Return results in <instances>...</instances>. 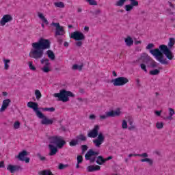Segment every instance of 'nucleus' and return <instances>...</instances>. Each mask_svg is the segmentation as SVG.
<instances>
[{
  "label": "nucleus",
  "instance_id": "aec40b11",
  "mask_svg": "<svg viewBox=\"0 0 175 175\" xmlns=\"http://www.w3.org/2000/svg\"><path fill=\"white\" fill-rule=\"evenodd\" d=\"M65 33V30L64 29V27L60 26L59 28L56 29L55 35L56 36H61Z\"/></svg>",
  "mask_w": 175,
  "mask_h": 175
},
{
  "label": "nucleus",
  "instance_id": "cd10ccee",
  "mask_svg": "<svg viewBox=\"0 0 175 175\" xmlns=\"http://www.w3.org/2000/svg\"><path fill=\"white\" fill-rule=\"evenodd\" d=\"M38 17L39 18H40L42 21V23H44V24H46V25H48L49 24V21H47V19L46 18V17H44V16L43 15V14L42 13H38Z\"/></svg>",
  "mask_w": 175,
  "mask_h": 175
},
{
  "label": "nucleus",
  "instance_id": "20e7f679",
  "mask_svg": "<svg viewBox=\"0 0 175 175\" xmlns=\"http://www.w3.org/2000/svg\"><path fill=\"white\" fill-rule=\"evenodd\" d=\"M55 98H58V100L62 102H69V96L71 98L75 97V94L70 91H66L65 90H60L59 93H55L53 94Z\"/></svg>",
  "mask_w": 175,
  "mask_h": 175
},
{
  "label": "nucleus",
  "instance_id": "7ed1b4c3",
  "mask_svg": "<svg viewBox=\"0 0 175 175\" xmlns=\"http://www.w3.org/2000/svg\"><path fill=\"white\" fill-rule=\"evenodd\" d=\"M100 129V127L99 125L96 124L94 128L88 133V137H90L91 139L97 137L92 141L96 148H100V146L105 143V135L103 133H99Z\"/></svg>",
  "mask_w": 175,
  "mask_h": 175
},
{
  "label": "nucleus",
  "instance_id": "b1692460",
  "mask_svg": "<svg viewBox=\"0 0 175 175\" xmlns=\"http://www.w3.org/2000/svg\"><path fill=\"white\" fill-rule=\"evenodd\" d=\"M46 55H48V57L49 59H51V61H54L55 59V54H54V52L51 50H48L46 51Z\"/></svg>",
  "mask_w": 175,
  "mask_h": 175
},
{
  "label": "nucleus",
  "instance_id": "a19ab883",
  "mask_svg": "<svg viewBox=\"0 0 175 175\" xmlns=\"http://www.w3.org/2000/svg\"><path fill=\"white\" fill-rule=\"evenodd\" d=\"M77 163H83V156L82 155H78L77 157Z\"/></svg>",
  "mask_w": 175,
  "mask_h": 175
},
{
  "label": "nucleus",
  "instance_id": "338daca9",
  "mask_svg": "<svg viewBox=\"0 0 175 175\" xmlns=\"http://www.w3.org/2000/svg\"><path fill=\"white\" fill-rule=\"evenodd\" d=\"M113 76H114V77H117V72H116V71H113Z\"/></svg>",
  "mask_w": 175,
  "mask_h": 175
},
{
  "label": "nucleus",
  "instance_id": "a18cd8bd",
  "mask_svg": "<svg viewBox=\"0 0 175 175\" xmlns=\"http://www.w3.org/2000/svg\"><path fill=\"white\" fill-rule=\"evenodd\" d=\"M140 68L142 70H144V72H147V66H146V64H140Z\"/></svg>",
  "mask_w": 175,
  "mask_h": 175
},
{
  "label": "nucleus",
  "instance_id": "39448f33",
  "mask_svg": "<svg viewBox=\"0 0 175 175\" xmlns=\"http://www.w3.org/2000/svg\"><path fill=\"white\" fill-rule=\"evenodd\" d=\"M150 53L153 57L157 58L160 64H162L163 65H167V64H169L167 59H163V53H161L159 49H150Z\"/></svg>",
  "mask_w": 175,
  "mask_h": 175
},
{
  "label": "nucleus",
  "instance_id": "4c0bfd02",
  "mask_svg": "<svg viewBox=\"0 0 175 175\" xmlns=\"http://www.w3.org/2000/svg\"><path fill=\"white\" fill-rule=\"evenodd\" d=\"M86 2H88L89 5L96 6L98 5V3L95 0H85Z\"/></svg>",
  "mask_w": 175,
  "mask_h": 175
},
{
  "label": "nucleus",
  "instance_id": "f704fd0d",
  "mask_svg": "<svg viewBox=\"0 0 175 175\" xmlns=\"http://www.w3.org/2000/svg\"><path fill=\"white\" fill-rule=\"evenodd\" d=\"M122 129H128V122L125 120L122 121Z\"/></svg>",
  "mask_w": 175,
  "mask_h": 175
},
{
  "label": "nucleus",
  "instance_id": "473e14b6",
  "mask_svg": "<svg viewBox=\"0 0 175 175\" xmlns=\"http://www.w3.org/2000/svg\"><path fill=\"white\" fill-rule=\"evenodd\" d=\"M69 145L70 147H75L79 145V142L77 141V139H72L71 142H70Z\"/></svg>",
  "mask_w": 175,
  "mask_h": 175
},
{
  "label": "nucleus",
  "instance_id": "7c9ffc66",
  "mask_svg": "<svg viewBox=\"0 0 175 175\" xmlns=\"http://www.w3.org/2000/svg\"><path fill=\"white\" fill-rule=\"evenodd\" d=\"M83 64H81V65H77V64H74L73 66H72V69H73V70H79V71H81V70H83Z\"/></svg>",
  "mask_w": 175,
  "mask_h": 175
},
{
  "label": "nucleus",
  "instance_id": "72a5a7b5",
  "mask_svg": "<svg viewBox=\"0 0 175 175\" xmlns=\"http://www.w3.org/2000/svg\"><path fill=\"white\" fill-rule=\"evenodd\" d=\"M33 62H29L28 65H29V68L30 69V70H33V72H35V70H36V67H35V66H33Z\"/></svg>",
  "mask_w": 175,
  "mask_h": 175
},
{
  "label": "nucleus",
  "instance_id": "c756f323",
  "mask_svg": "<svg viewBox=\"0 0 175 175\" xmlns=\"http://www.w3.org/2000/svg\"><path fill=\"white\" fill-rule=\"evenodd\" d=\"M37 117H38V118H42V120L44 119V118H45L46 116H44V115L43 114V113H42L40 111H39V108H38L36 111H34Z\"/></svg>",
  "mask_w": 175,
  "mask_h": 175
},
{
  "label": "nucleus",
  "instance_id": "4be33fe9",
  "mask_svg": "<svg viewBox=\"0 0 175 175\" xmlns=\"http://www.w3.org/2000/svg\"><path fill=\"white\" fill-rule=\"evenodd\" d=\"M37 103L30 101L27 103V107H29L30 109H33V110L35 111L36 109H39Z\"/></svg>",
  "mask_w": 175,
  "mask_h": 175
},
{
  "label": "nucleus",
  "instance_id": "69168bd1",
  "mask_svg": "<svg viewBox=\"0 0 175 175\" xmlns=\"http://www.w3.org/2000/svg\"><path fill=\"white\" fill-rule=\"evenodd\" d=\"M76 168H77V169H80V163H77Z\"/></svg>",
  "mask_w": 175,
  "mask_h": 175
},
{
  "label": "nucleus",
  "instance_id": "37998d69",
  "mask_svg": "<svg viewBox=\"0 0 175 175\" xmlns=\"http://www.w3.org/2000/svg\"><path fill=\"white\" fill-rule=\"evenodd\" d=\"M68 167V165L60 163L59 164L58 169L59 170H64V169Z\"/></svg>",
  "mask_w": 175,
  "mask_h": 175
},
{
  "label": "nucleus",
  "instance_id": "ea45409f",
  "mask_svg": "<svg viewBox=\"0 0 175 175\" xmlns=\"http://www.w3.org/2000/svg\"><path fill=\"white\" fill-rule=\"evenodd\" d=\"M5 62V64H4V68L5 69V70H8V69H9V62H10V60L9 59H4Z\"/></svg>",
  "mask_w": 175,
  "mask_h": 175
},
{
  "label": "nucleus",
  "instance_id": "58836bf2",
  "mask_svg": "<svg viewBox=\"0 0 175 175\" xmlns=\"http://www.w3.org/2000/svg\"><path fill=\"white\" fill-rule=\"evenodd\" d=\"M44 111H50L51 113H53V111H55V108L54 107H45L43 109Z\"/></svg>",
  "mask_w": 175,
  "mask_h": 175
},
{
  "label": "nucleus",
  "instance_id": "680f3d73",
  "mask_svg": "<svg viewBox=\"0 0 175 175\" xmlns=\"http://www.w3.org/2000/svg\"><path fill=\"white\" fill-rule=\"evenodd\" d=\"M142 44V41L140 40L135 41V44Z\"/></svg>",
  "mask_w": 175,
  "mask_h": 175
},
{
  "label": "nucleus",
  "instance_id": "4d7b16f0",
  "mask_svg": "<svg viewBox=\"0 0 175 175\" xmlns=\"http://www.w3.org/2000/svg\"><path fill=\"white\" fill-rule=\"evenodd\" d=\"M5 167V162L0 161V168Z\"/></svg>",
  "mask_w": 175,
  "mask_h": 175
},
{
  "label": "nucleus",
  "instance_id": "f03ea898",
  "mask_svg": "<svg viewBox=\"0 0 175 175\" xmlns=\"http://www.w3.org/2000/svg\"><path fill=\"white\" fill-rule=\"evenodd\" d=\"M49 142L51 144L49 145L50 152L49 155L50 157H54L58 152V148H63L64 146L66 144V141L64 139L62 136L54 135L49 137ZM53 144H55V146Z\"/></svg>",
  "mask_w": 175,
  "mask_h": 175
},
{
  "label": "nucleus",
  "instance_id": "ddd939ff",
  "mask_svg": "<svg viewBox=\"0 0 175 175\" xmlns=\"http://www.w3.org/2000/svg\"><path fill=\"white\" fill-rule=\"evenodd\" d=\"M27 155H28V152H27V150H23L22 152H19L18 155L16 156V158L22 162L29 163V158L25 157Z\"/></svg>",
  "mask_w": 175,
  "mask_h": 175
},
{
  "label": "nucleus",
  "instance_id": "0eeeda50",
  "mask_svg": "<svg viewBox=\"0 0 175 175\" xmlns=\"http://www.w3.org/2000/svg\"><path fill=\"white\" fill-rule=\"evenodd\" d=\"M112 83L115 87H121L129 83V79L126 77H120L112 80Z\"/></svg>",
  "mask_w": 175,
  "mask_h": 175
},
{
  "label": "nucleus",
  "instance_id": "bf43d9fd",
  "mask_svg": "<svg viewBox=\"0 0 175 175\" xmlns=\"http://www.w3.org/2000/svg\"><path fill=\"white\" fill-rule=\"evenodd\" d=\"M129 125H133V119H129Z\"/></svg>",
  "mask_w": 175,
  "mask_h": 175
},
{
  "label": "nucleus",
  "instance_id": "c85d7f7f",
  "mask_svg": "<svg viewBox=\"0 0 175 175\" xmlns=\"http://www.w3.org/2000/svg\"><path fill=\"white\" fill-rule=\"evenodd\" d=\"M54 5L55 8H59L60 9H64V8H65V3L62 1L55 2Z\"/></svg>",
  "mask_w": 175,
  "mask_h": 175
},
{
  "label": "nucleus",
  "instance_id": "9d476101",
  "mask_svg": "<svg viewBox=\"0 0 175 175\" xmlns=\"http://www.w3.org/2000/svg\"><path fill=\"white\" fill-rule=\"evenodd\" d=\"M121 114V111L120 109H118L116 111H110L106 112L105 115L100 116V120H106V118H109V117H118Z\"/></svg>",
  "mask_w": 175,
  "mask_h": 175
},
{
  "label": "nucleus",
  "instance_id": "13d9d810",
  "mask_svg": "<svg viewBox=\"0 0 175 175\" xmlns=\"http://www.w3.org/2000/svg\"><path fill=\"white\" fill-rule=\"evenodd\" d=\"M105 162H107V161H110V159H113V156H109L105 158Z\"/></svg>",
  "mask_w": 175,
  "mask_h": 175
},
{
  "label": "nucleus",
  "instance_id": "f3484780",
  "mask_svg": "<svg viewBox=\"0 0 175 175\" xmlns=\"http://www.w3.org/2000/svg\"><path fill=\"white\" fill-rule=\"evenodd\" d=\"M11 102L12 100L9 98L3 100V103L0 109L1 113L5 111V110H6L8 107H9V105H10Z\"/></svg>",
  "mask_w": 175,
  "mask_h": 175
},
{
  "label": "nucleus",
  "instance_id": "bb28decb",
  "mask_svg": "<svg viewBox=\"0 0 175 175\" xmlns=\"http://www.w3.org/2000/svg\"><path fill=\"white\" fill-rule=\"evenodd\" d=\"M170 116L166 118V120H173V116L175 115L174 109L172 108H169Z\"/></svg>",
  "mask_w": 175,
  "mask_h": 175
},
{
  "label": "nucleus",
  "instance_id": "e433bc0d",
  "mask_svg": "<svg viewBox=\"0 0 175 175\" xmlns=\"http://www.w3.org/2000/svg\"><path fill=\"white\" fill-rule=\"evenodd\" d=\"M175 40L173 38H170V41L168 42V47H172L174 46Z\"/></svg>",
  "mask_w": 175,
  "mask_h": 175
},
{
  "label": "nucleus",
  "instance_id": "de8ad7c7",
  "mask_svg": "<svg viewBox=\"0 0 175 175\" xmlns=\"http://www.w3.org/2000/svg\"><path fill=\"white\" fill-rule=\"evenodd\" d=\"M150 66H151V68H157V66H158V65L157 64V62H155V61H152L151 62H150Z\"/></svg>",
  "mask_w": 175,
  "mask_h": 175
},
{
  "label": "nucleus",
  "instance_id": "c9c22d12",
  "mask_svg": "<svg viewBox=\"0 0 175 175\" xmlns=\"http://www.w3.org/2000/svg\"><path fill=\"white\" fill-rule=\"evenodd\" d=\"M35 95L36 99H40L42 98V93H40V91L39 90H36Z\"/></svg>",
  "mask_w": 175,
  "mask_h": 175
},
{
  "label": "nucleus",
  "instance_id": "dca6fc26",
  "mask_svg": "<svg viewBox=\"0 0 175 175\" xmlns=\"http://www.w3.org/2000/svg\"><path fill=\"white\" fill-rule=\"evenodd\" d=\"M12 20H13V17H12V16L9 14H5L2 17L1 20L0 21V24L1 25H2V27H3L6 25V23H9L12 21Z\"/></svg>",
  "mask_w": 175,
  "mask_h": 175
},
{
  "label": "nucleus",
  "instance_id": "6ab92c4d",
  "mask_svg": "<svg viewBox=\"0 0 175 175\" xmlns=\"http://www.w3.org/2000/svg\"><path fill=\"white\" fill-rule=\"evenodd\" d=\"M53 122H54V118L49 119L46 116L41 121V124H42V125H51L53 124Z\"/></svg>",
  "mask_w": 175,
  "mask_h": 175
},
{
  "label": "nucleus",
  "instance_id": "a878e982",
  "mask_svg": "<svg viewBox=\"0 0 175 175\" xmlns=\"http://www.w3.org/2000/svg\"><path fill=\"white\" fill-rule=\"evenodd\" d=\"M38 174L39 175H54L51 172V170H44L40 171L38 173Z\"/></svg>",
  "mask_w": 175,
  "mask_h": 175
},
{
  "label": "nucleus",
  "instance_id": "412c9836",
  "mask_svg": "<svg viewBox=\"0 0 175 175\" xmlns=\"http://www.w3.org/2000/svg\"><path fill=\"white\" fill-rule=\"evenodd\" d=\"M76 139L78 143L79 142H87V137L84 134L81 133L76 136Z\"/></svg>",
  "mask_w": 175,
  "mask_h": 175
},
{
  "label": "nucleus",
  "instance_id": "5fc2aeb1",
  "mask_svg": "<svg viewBox=\"0 0 175 175\" xmlns=\"http://www.w3.org/2000/svg\"><path fill=\"white\" fill-rule=\"evenodd\" d=\"M136 128V126H135V125H130V126L129 127V131H132L133 129H135Z\"/></svg>",
  "mask_w": 175,
  "mask_h": 175
},
{
  "label": "nucleus",
  "instance_id": "1a4fd4ad",
  "mask_svg": "<svg viewBox=\"0 0 175 175\" xmlns=\"http://www.w3.org/2000/svg\"><path fill=\"white\" fill-rule=\"evenodd\" d=\"M133 157H140L142 159L141 162H147L149 166H152L154 163V161L152 159L148 158V154L147 152H144L142 154H133Z\"/></svg>",
  "mask_w": 175,
  "mask_h": 175
},
{
  "label": "nucleus",
  "instance_id": "0e129e2a",
  "mask_svg": "<svg viewBox=\"0 0 175 175\" xmlns=\"http://www.w3.org/2000/svg\"><path fill=\"white\" fill-rule=\"evenodd\" d=\"M84 31H90V27L85 26V27H84Z\"/></svg>",
  "mask_w": 175,
  "mask_h": 175
},
{
  "label": "nucleus",
  "instance_id": "052dcab7",
  "mask_svg": "<svg viewBox=\"0 0 175 175\" xmlns=\"http://www.w3.org/2000/svg\"><path fill=\"white\" fill-rule=\"evenodd\" d=\"M137 85L140 86V79H139L138 78L135 80Z\"/></svg>",
  "mask_w": 175,
  "mask_h": 175
},
{
  "label": "nucleus",
  "instance_id": "e2e57ef3",
  "mask_svg": "<svg viewBox=\"0 0 175 175\" xmlns=\"http://www.w3.org/2000/svg\"><path fill=\"white\" fill-rule=\"evenodd\" d=\"M2 95H3V96H8V92H2Z\"/></svg>",
  "mask_w": 175,
  "mask_h": 175
},
{
  "label": "nucleus",
  "instance_id": "423d86ee",
  "mask_svg": "<svg viewBox=\"0 0 175 175\" xmlns=\"http://www.w3.org/2000/svg\"><path fill=\"white\" fill-rule=\"evenodd\" d=\"M98 155H99V152L90 149L85 154V161H90V163H94L96 161Z\"/></svg>",
  "mask_w": 175,
  "mask_h": 175
},
{
  "label": "nucleus",
  "instance_id": "f8f14e48",
  "mask_svg": "<svg viewBox=\"0 0 175 175\" xmlns=\"http://www.w3.org/2000/svg\"><path fill=\"white\" fill-rule=\"evenodd\" d=\"M40 62L42 65H44L43 68H41V70H42L44 73H49V72L51 71V68H50V60H49V59H42Z\"/></svg>",
  "mask_w": 175,
  "mask_h": 175
},
{
  "label": "nucleus",
  "instance_id": "5701e85b",
  "mask_svg": "<svg viewBox=\"0 0 175 175\" xmlns=\"http://www.w3.org/2000/svg\"><path fill=\"white\" fill-rule=\"evenodd\" d=\"M96 159V163H97V165H103V163H106V160L103 158V156H98Z\"/></svg>",
  "mask_w": 175,
  "mask_h": 175
},
{
  "label": "nucleus",
  "instance_id": "774afa93",
  "mask_svg": "<svg viewBox=\"0 0 175 175\" xmlns=\"http://www.w3.org/2000/svg\"><path fill=\"white\" fill-rule=\"evenodd\" d=\"M68 46H69V43H68V42H64V46L68 47Z\"/></svg>",
  "mask_w": 175,
  "mask_h": 175
},
{
  "label": "nucleus",
  "instance_id": "6e6552de",
  "mask_svg": "<svg viewBox=\"0 0 175 175\" xmlns=\"http://www.w3.org/2000/svg\"><path fill=\"white\" fill-rule=\"evenodd\" d=\"M160 51H161L162 54H165V57L170 60L173 59L174 58V55H173V53L172 51L167 48V46L165 44H162L159 46Z\"/></svg>",
  "mask_w": 175,
  "mask_h": 175
},
{
  "label": "nucleus",
  "instance_id": "49530a36",
  "mask_svg": "<svg viewBox=\"0 0 175 175\" xmlns=\"http://www.w3.org/2000/svg\"><path fill=\"white\" fill-rule=\"evenodd\" d=\"M20 128V122L16 121L14 123V129H18Z\"/></svg>",
  "mask_w": 175,
  "mask_h": 175
},
{
  "label": "nucleus",
  "instance_id": "9b49d317",
  "mask_svg": "<svg viewBox=\"0 0 175 175\" xmlns=\"http://www.w3.org/2000/svg\"><path fill=\"white\" fill-rule=\"evenodd\" d=\"M70 38L71 39H74V40L81 41L85 39V36L81 31H76L70 33Z\"/></svg>",
  "mask_w": 175,
  "mask_h": 175
},
{
  "label": "nucleus",
  "instance_id": "603ef678",
  "mask_svg": "<svg viewBox=\"0 0 175 175\" xmlns=\"http://www.w3.org/2000/svg\"><path fill=\"white\" fill-rule=\"evenodd\" d=\"M76 46H77V47H81V46H83V42H81V41L77 42Z\"/></svg>",
  "mask_w": 175,
  "mask_h": 175
},
{
  "label": "nucleus",
  "instance_id": "a211bd4d",
  "mask_svg": "<svg viewBox=\"0 0 175 175\" xmlns=\"http://www.w3.org/2000/svg\"><path fill=\"white\" fill-rule=\"evenodd\" d=\"M86 170L89 173H92L93 172H99V170H100V166L98 165H89L87 167Z\"/></svg>",
  "mask_w": 175,
  "mask_h": 175
},
{
  "label": "nucleus",
  "instance_id": "79ce46f5",
  "mask_svg": "<svg viewBox=\"0 0 175 175\" xmlns=\"http://www.w3.org/2000/svg\"><path fill=\"white\" fill-rule=\"evenodd\" d=\"M156 127L157 128V129H162V128H163V123L157 122L156 123Z\"/></svg>",
  "mask_w": 175,
  "mask_h": 175
},
{
  "label": "nucleus",
  "instance_id": "c03bdc74",
  "mask_svg": "<svg viewBox=\"0 0 175 175\" xmlns=\"http://www.w3.org/2000/svg\"><path fill=\"white\" fill-rule=\"evenodd\" d=\"M154 47H155V45H154V44L152 43H150L146 46V49L151 50V49H154Z\"/></svg>",
  "mask_w": 175,
  "mask_h": 175
},
{
  "label": "nucleus",
  "instance_id": "2f4dec72",
  "mask_svg": "<svg viewBox=\"0 0 175 175\" xmlns=\"http://www.w3.org/2000/svg\"><path fill=\"white\" fill-rule=\"evenodd\" d=\"M159 73H161V71L158 69H154L150 71V75L152 76H157V75H159Z\"/></svg>",
  "mask_w": 175,
  "mask_h": 175
},
{
  "label": "nucleus",
  "instance_id": "8fccbe9b",
  "mask_svg": "<svg viewBox=\"0 0 175 175\" xmlns=\"http://www.w3.org/2000/svg\"><path fill=\"white\" fill-rule=\"evenodd\" d=\"M37 157L40 159L41 161H46V157L42 156L40 153L37 154Z\"/></svg>",
  "mask_w": 175,
  "mask_h": 175
},
{
  "label": "nucleus",
  "instance_id": "f257e3e1",
  "mask_svg": "<svg viewBox=\"0 0 175 175\" xmlns=\"http://www.w3.org/2000/svg\"><path fill=\"white\" fill-rule=\"evenodd\" d=\"M51 42L44 38H40L37 42H33L31 44L32 49L29 54L30 58L33 59H40L43 58L44 54V50H49L51 47Z\"/></svg>",
  "mask_w": 175,
  "mask_h": 175
},
{
  "label": "nucleus",
  "instance_id": "6e6d98bb",
  "mask_svg": "<svg viewBox=\"0 0 175 175\" xmlns=\"http://www.w3.org/2000/svg\"><path fill=\"white\" fill-rule=\"evenodd\" d=\"M89 118H90V120H95V118H96V116H95V115H94V114H92V115H90V116H89Z\"/></svg>",
  "mask_w": 175,
  "mask_h": 175
},
{
  "label": "nucleus",
  "instance_id": "3c124183",
  "mask_svg": "<svg viewBox=\"0 0 175 175\" xmlns=\"http://www.w3.org/2000/svg\"><path fill=\"white\" fill-rule=\"evenodd\" d=\"M81 150L83 152H84V151H87V150H88V146H87V145H82Z\"/></svg>",
  "mask_w": 175,
  "mask_h": 175
},
{
  "label": "nucleus",
  "instance_id": "2eb2a0df",
  "mask_svg": "<svg viewBox=\"0 0 175 175\" xmlns=\"http://www.w3.org/2000/svg\"><path fill=\"white\" fill-rule=\"evenodd\" d=\"M7 170L11 173H14L15 172H20L21 170H23V167L18 165H13L12 164H9L7 167Z\"/></svg>",
  "mask_w": 175,
  "mask_h": 175
},
{
  "label": "nucleus",
  "instance_id": "09e8293b",
  "mask_svg": "<svg viewBox=\"0 0 175 175\" xmlns=\"http://www.w3.org/2000/svg\"><path fill=\"white\" fill-rule=\"evenodd\" d=\"M51 25H53V27H55L56 29H57V28H59V27H61V25H59V23H54V22H53V23L51 24Z\"/></svg>",
  "mask_w": 175,
  "mask_h": 175
},
{
  "label": "nucleus",
  "instance_id": "393cba45",
  "mask_svg": "<svg viewBox=\"0 0 175 175\" xmlns=\"http://www.w3.org/2000/svg\"><path fill=\"white\" fill-rule=\"evenodd\" d=\"M124 42L126 46H131L133 45V39H132V38H131L130 36L125 38Z\"/></svg>",
  "mask_w": 175,
  "mask_h": 175
},
{
  "label": "nucleus",
  "instance_id": "864d4df0",
  "mask_svg": "<svg viewBox=\"0 0 175 175\" xmlns=\"http://www.w3.org/2000/svg\"><path fill=\"white\" fill-rule=\"evenodd\" d=\"M162 113V111H155L154 113L156 114V116H157L158 117H159L161 116V113Z\"/></svg>",
  "mask_w": 175,
  "mask_h": 175
},
{
  "label": "nucleus",
  "instance_id": "4468645a",
  "mask_svg": "<svg viewBox=\"0 0 175 175\" xmlns=\"http://www.w3.org/2000/svg\"><path fill=\"white\" fill-rule=\"evenodd\" d=\"M131 1V4H127L124 6L126 12H131L133 10V8L139 6V1L136 0H129Z\"/></svg>",
  "mask_w": 175,
  "mask_h": 175
}]
</instances>
